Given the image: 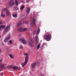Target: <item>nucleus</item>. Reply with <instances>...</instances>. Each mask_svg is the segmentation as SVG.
I'll list each match as a JSON object with an SVG mask.
<instances>
[{"label":"nucleus","mask_w":76,"mask_h":76,"mask_svg":"<svg viewBox=\"0 0 76 76\" xmlns=\"http://www.w3.org/2000/svg\"><path fill=\"white\" fill-rule=\"evenodd\" d=\"M30 10H31L30 7H28L26 10L27 13L28 14L30 13Z\"/></svg>","instance_id":"9b49d317"},{"label":"nucleus","mask_w":76,"mask_h":76,"mask_svg":"<svg viewBox=\"0 0 76 76\" xmlns=\"http://www.w3.org/2000/svg\"><path fill=\"white\" fill-rule=\"evenodd\" d=\"M39 32H40V29H38L37 30V35H38V34H39Z\"/></svg>","instance_id":"4be33fe9"},{"label":"nucleus","mask_w":76,"mask_h":76,"mask_svg":"<svg viewBox=\"0 0 76 76\" xmlns=\"http://www.w3.org/2000/svg\"><path fill=\"white\" fill-rule=\"evenodd\" d=\"M12 67L13 68V69H14V70H17V67H14L13 66H9L7 67V68H11Z\"/></svg>","instance_id":"1a4fd4ad"},{"label":"nucleus","mask_w":76,"mask_h":76,"mask_svg":"<svg viewBox=\"0 0 76 76\" xmlns=\"http://www.w3.org/2000/svg\"><path fill=\"white\" fill-rule=\"evenodd\" d=\"M2 60H1H1H0V67L1 68H4V65L3 64H1L0 63L1 62H2Z\"/></svg>","instance_id":"f8f14e48"},{"label":"nucleus","mask_w":76,"mask_h":76,"mask_svg":"<svg viewBox=\"0 0 76 76\" xmlns=\"http://www.w3.org/2000/svg\"><path fill=\"white\" fill-rule=\"evenodd\" d=\"M34 0H32V1H34Z\"/></svg>","instance_id":"a19ab883"},{"label":"nucleus","mask_w":76,"mask_h":76,"mask_svg":"<svg viewBox=\"0 0 76 76\" xmlns=\"http://www.w3.org/2000/svg\"><path fill=\"white\" fill-rule=\"evenodd\" d=\"M11 38L10 35H8L7 38L5 39L4 40V42H7Z\"/></svg>","instance_id":"6e6552de"},{"label":"nucleus","mask_w":76,"mask_h":76,"mask_svg":"<svg viewBox=\"0 0 76 76\" xmlns=\"http://www.w3.org/2000/svg\"><path fill=\"white\" fill-rule=\"evenodd\" d=\"M30 26L32 28L34 26H36V23H35V19H33V22H30Z\"/></svg>","instance_id":"20e7f679"},{"label":"nucleus","mask_w":76,"mask_h":76,"mask_svg":"<svg viewBox=\"0 0 76 76\" xmlns=\"http://www.w3.org/2000/svg\"><path fill=\"white\" fill-rule=\"evenodd\" d=\"M29 45L31 46H33V44L31 42H29Z\"/></svg>","instance_id":"5701e85b"},{"label":"nucleus","mask_w":76,"mask_h":76,"mask_svg":"<svg viewBox=\"0 0 76 76\" xmlns=\"http://www.w3.org/2000/svg\"><path fill=\"white\" fill-rule=\"evenodd\" d=\"M25 0H22V3H23V1H24Z\"/></svg>","instance_id":"f704fd0d"},{"label":"nucleus","mask_w":76,"mask_h":76,"mask_svg":"<svg viewBox=\"0 0 76 76\" xmlns=\"http://www.w3.org/2000/svg\"><path fill=\"white\" fill-rule=\"evenodd\" d=\"M15 5L16 6H18V2L16 1V0H15Z\"/></svg>","instance_id":"a211bd4d"},{"label":"nucleus","mask_w":76,"mask_h":76,"mask_svg":"<svg viewBox=\"0 0 76 76\" xmlns=\"http://www.w3.org/2000/svg\"><path fill=\"white\" fill-rule=\"evenodd\" d=\"M42 47H43V45H42V47H41V48L42 49Z\"/></svg>","instance_id":"e433bc0d"},{"label":"nucleus","mask_w":76,"mask_h":76,"mask_svg":"<svg viewBox=\"0 0 76 76\" xmlns=\"http://www.w3.org/2000/svg\"><path fill=\"white\" fill-rule=\"evenodd\" d=\"M23 46H20V49H23Z\"/></svg>","instance_id":"c756f323"},{"label":"nucleus","mask_w":76,"mask_h":76,"mask_svg":"<svg viewBox=\"0 0 76 76\" xmlns=\"http://www.w3.org/2000/svg\"><path fill=\"white\" fill-rule=\"evenodd\" d=\"M19 41L23 43V44H25L26 43V41L23 38H20L19 39Z\"/></svg>","instance_id":"39448f33"},{"label":"nucleus","mask_w":76,"mask_h":76,"mask_svg":"<svg viewBox=\"0 0 76 76\" xmlns=\"http://www.w3.org/2000/svg\"><path fill=\"white\" fill-rule=\"evenodd\" d=\"M25 7V6H23L21 7L20 9L21 10H22Z\"/></svg>","instance_id":"b1692460"},{"label":"nucleus","mask_w":76,"mask_h":76,"mask_svg":"<svg viewBox=\"0 0 76 76\" xmlns=\"http://www.w3.org/2000/svg\"><path fill=\"white\" fill-rule=\"evenodd\" d=\"M26 3H28L30 2V1L29 0H26Z\"/></svg>","instance_id":"7c9ffc66"},{"label":"nucleus","mask_w":76,"mask_h":76,"mask_svg":"<svg viewBox=\"0 0 76 76\" xmlns=\"http://www.w3.org/2000/svg\"><path fill=\"white\" fill-rule=\"evenodd\" d=\"M28 30L27 28H23L22 27H19L18 28L17 30L18 31H25Z\"/></svg>","instance_id":"f03ea898"},{"label":"nucleus","mask_w":76,"mask_h":76,"mask_svg":"<svg viewBox=\"0 0 76 76\" xmlns=\"http://www.w3.org/2000/svg\"><path fill=\"white\" fill-rule=\"evenodd\" d=\"M3 11H6V15L7 16H9L10 15V11L7 8H4V10Z\"/></svg>","instance_id":"423d86ee"},{"label":"nucleus","mask_w":76,"mask_h":76,"mask_svg":"<svg viewBox=\"0 0 76 76\" xmlns=\"http://www.w3.org/2000/svg\"><path fill=\"white\" fill-rule=\"evenodd\" d=\"M14 8L15 10H18V7L16 6H14Z\"/></svg>","instance_id":"2eb2a0df"},{"label":"nucleus","mask_w":76,"mask_h":76,"mask_svg":"<svg viewBox=\"0 0 76 76\" xmlns=\"http://www.w3.org/2000/svg\"><path fill=\"white\" fill-rule=\"evenodd\" d=\"M17 14H12V16L14 18H16L17 17Z\"/></svg>","instance_id":"dca6fc26"},{"label":"nucleus","mask_w":76,"mask_h":76,"mask_svg":"<svg viewBox=\"0 0 76 76\" xmlns=\"http://www.w3.org/2000/svg\"><path fill=\"white\" fill-rule=\"evenodd\" d=\"M4 9L2 11H1V15L2 14H3L4 13L3 11H4Z\"/></svg>","instance_id":"cd10ccee"},{"label":"nucleus","mask_w":76,"mask_h":76,"mask_svg":"<svg viewBox=\"0 0 76 76\" xmlns=\"http://www.w3.org/2000/svg\"><path fill=\"white\" fill-rule=\"evenodd\" d=\"M36 65H37V63L34 62L31 64V68H34L36 66Z\"/></svg>","instance_id":"9d476101"},{"label":"nucleus","mask_w":76,"mask_h":76,"mask_svg":"<svg viewBox=\"0 0 76 76\" xmlns=\"http://www.w3.org/2000/svg\"><path fill=\"white\" fill-rule=\"evenodd\" d=\"M36 41L37 43H38L39 42V39L38 38V36H36Z\"/></svg>","instance_id":"f3484780"},{"label":"nucleus","mask_w":76,"mask_h":76,"mask_svg":"<svg viewBox=\"0 0 76 76\" xmlns=\"http://www.w3.org/2000/svg\"><path fill=\"white\" fill-rule=\"evenodd\" d=\"M17 70H20V68H18V67H17Z\"/></svg>","instance_id":"2f4dec72"},{"label":"nucleus","mask_w":76,"mask_h":76,"mask_svg":"<svg viewBox=\"0 0 76 76\" xmlns=\"http://www.w3.org/2000/svg\"><path fill=\"white\" fill-rule=\"evenodd\" d=\"M15 4V2H13L12 0L10 1L8 3V5L9 6L14 5Z\"/></svg>","instance_id":"0eeeda50"},{"label":"nucleus","mask_w":76,"mask_h":76,"mask_svg":"<svg viewBox=\"0 0 76 76\" xmlns=\"http://www.w3.org/2000/svg\"><path fill=\"white\" fill-rule=\"evenodd\" d=\"M40 44H39L37 46V48L38 49H39V48H40Z\"/></svg>","instance_id":"412c9836"},{"label":"nucleus","mask_w":76,"mask_h":76,"mask_svg":"<svg viewBox=\"0 0 76 76\" xmlns=\"http://www.w3.org/2000/svg\"><path fill=\"white\" fill-rule=\"evenodd\" d=\"M8 51L9 53H10V49L9 50H8Z\"/></svg>","instance_id":"72a5a7b5"},{"label":"nucleus","mask_w":76,"mask_h":76,"mask_svg":"<svg viewBox=\"0 0 76 76\" xmlns=\"http://www.w3.org/2000/svg\"><path fill=\"white\" fill-rule=\"evenodd\" d=\"M22 22H20L18 23L17 26L18 27L22 25Z\"/></svg>","instance_id":"4468645a"},{"label":"nucleus","mask_w":76,"mask_h":76,"mask_svg":"<svg viewBox=\"0 0 76 76\" xmlns=\"http://www.w3.org/2000/svg\"><path fill=\"white\" fill-rule=\"evenodd\" d=\"M52 38L51 36L49 34H45L44 35V39L47 41H49Z\"/></svg>","instance_id":"f257e3e1"},{"label":"nucleus","mask_w":76,"mask_h":76,"mask_svg":"<svg viewBox=\"0 0 76 76\" xmlns=\"http://www.w3.org/2000/svg\"><path fill=\"white\" fill-rule=\"evenodd\" d=\"M9 28V27L7 26V27L4 29V31L5 32H7V29Z\"/></svg>","instance_id":"6ab92c4d"},{"label":"nucleus","mask_w":76,"mask_h":76,"mask_svg":"<svg viewBox=\"0 0 76 76\" xmlns=\"http://www.w3.org/2000/svg\"><path fill=\"white\" fill-rule=\"evenodd\" d=\"M9 56H10V58H12V59L14 58V57H13V56H12V55L9 54Z\"/></svg>","instance_id":"aec40b11"},{"label":"nucleus","mask_w":76,"mask_h":76,"mask_svg":"<svg viewBox=\"0 0 76 76\" xmlns=\"http://www.w3.org/2000/svg\"><path fill=\"white\" fill-rule=\"evenodd\" d=\"M5 28V26L4 25H0V31H1L2 28Z\"/></svg>","instance_id":"ddd939ff"},{"label":"nucleus","mask_w":76,"mask_h":76,"mask_svg":"<svg viewBox=\"0 0 76 76\" xmlns=\"http://www.w3.org/2000/svg\"><path fill=\"white\" fill-rule=\"evenodd\" d=\"M1 49H0V53H1Z\"/></svg>","instance_id":"c9c22d12"},{"label":"nucleus","mask_w":76,"mask_h":76,"mask_svg":"<svg viewBox=\"0 0 76 76\" xmlns=\"http://www.w3.org/2000/svg\"><path fill=\"white\" fill-rule=\"evenodd\" d=\"M25 61L24 63L22 64V66L23 67L25 65H26L28 63V56H26L25 58Z\"/></svg>","instance_id":"7ed1b4c3"},{"label":"nucleus","mask_w":76,"mask_h":76,"mask_svg":"<svg viewBox=\"0 0 76 76\" xmlns=\"http://www.w3.org/2000/svg\"><path fill=\"white\" fill-rule=\"evenodd\" d=\"M9 43H10V44H12V41L11 40H10L9 41Z\"/></svg>","instance_id":"c85d7f7f"},{"label":"nucleus","mask_w":76,"mask_h":76,"mask_svg":"<svg viewBox=\"0 0 76 76\" xmlns=\"http://www.w3.org/2000/svg\"><path fill=\"white\" fill-rule=\"evenodd\" d=\"M38 63H39V62H38Z\"/></svg>","instance_id":"a18cd8bd"},{"label":"nucleus","mask_w":76,"mask_h":76,"mask_svg":"<svg viewBox=\"0 0 76 76\" xmlns=\"http://www.w3.org/2000/svg\"><path fill=\"white\" fill-rule=\"evenodd\" d=\"M1 36H0V38H1Z\"/></svg>","instance_id":"37998d69"},{"label":"nucleus","mask_w":76,"mask_h":76,"mask_svg":"<svg viewBox=\"0 0 76 76\" xmlns=\"http://www.w3.org/2000/svg\"><path fill=\"white\" fill-rule=\"evenodd\" d=\"M24 2H24V1H23V3H24Z\"/></svg>","instance_id":"79ce46f5"},{"label":"nucleus","mask_w":76,"mask_h":76,"mask_svg":"<svg viewBox=\"0 0 76 76\" xmlns=\"http://www.w3.org/2000/svg\"><path fill=\"white\" fill-rule=\"evenodd\" d=\"M1 74H2V75H3V73H1Z\"/></svg>","instance_id":"4c0bfd02"},{"label":"nucleus","mask_w":76,"mask_h":76,"mask_svg":"<svg viewBox=\"0 0 76 76\" xmlns=\"http://www.w3.org/2000/svg\"><path fill=\"white\" fill-rule=\"evenodd\" d=\"M36 32H37V31H36V30H35L34 31V33H33V35H35V34H36Z\"/></svg>","instance_id":"bb28decb"},{"label":"nucleus","mask_w":76,"mask_h":76,"mask_svg":"<svg viewBox=\"0 0 76 76\" xmlns=\"http://www.w3.org/2000/svg\"><path fill=\"white\" fill-rule=\"evenodd\" d=\"M1 17H3L4 18L5 17V15H4L1 14Z\"/></svg>","instance_id":"a878e982"},{"label":"nucleus","mask_w":76,"mask_h":76,"mask_svg":"<svg viewBox=\"0 0 76 76\" xmlns=\"http://www.w3.org/2000/svg\"><path fill=\"white\" fill-rule=\"evenodd\" d=\"M40 75H41V76H45V75H43L42 74H41Z\"/></svg>","instance_id":"473e14b6"},{"label":"nucleus","mask_w":76,"mask_h":76,"mask_svg":"<svg viewBox=\"0 0 76 76\" xmlns=\"http://www.w3.org/2000/svg\"><path fill=\"white\" fill-rule=\"evenodd\" d=\"M30 40H31V42L32 43H33V39L32 38H31V39H30Z\"/></svg>","instance_id":"393cba45"},{"label":"nucleus","mask_w":76,"mask_h":76,"mask_svg":"<svg viewBox=\"0 0 76 76\" xmlns=\"http://www.w3.org/2000/svg\"><path fill=\"white\" fill-rule=\"evenodd\" d=\"M0 24H2L0 22Z\"/></svg>","instance_id":"ea45409f"},{"label":"nucleus","mask_w":76,"mask_h":76,"mask_svg":"<svg viewBox=\"0 0 76 76\" xmlns=\"http://www.w3.org/2000/svg\"><path fill=\"white\" fill-rule=\"evenodd\" d=\"M27 54H26V55H25V56H27Z\"/></svg>","instance_id":"58836bf2"},{"label":"nucleus","mask_w":76,"mask_h":76,"mask_svg":"<svg viewBox=\"0 0 76 76\" xmlns=\"http://www.w3.org/2000/svg\"><path fill=\"white\" fill-rule=\"evenodd\" d=\"M21 76H23V75H21Z\"/></svg>","instance_id":"c03bdc74"}]
</instances>
